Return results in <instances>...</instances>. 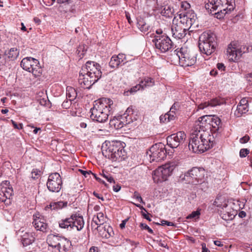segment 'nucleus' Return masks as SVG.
<instances>
[{
  "label": "nucleus",
  "instance_id": "nucleus-64",
  "mask_svg": "<svg viewBox=\"0 0 252 252\" xmlns=\"http://www.w3.org/2000/svg\"><path fill=\"white\" fill-rule=\"evenodd\" d=\"M89 252H98V248L96 247H92L89 250Z\"/></svg>",
  "mask_w": 252,
  "mask_h": 252
},
{
  "label": "nucleus",
  "instance_id": "nucleus-5",
  "mask_svg": "<svg viewBox=\"0 0 252 252\" xmlns=\"http://www.w3.org/2000/svg\"><path fill=\"white\" fill-rule=\"evenodd\" d=\"M217 46L216 35L211 32H204L199 36L198 47L202 54L209 56L214 53Z\"/></svg>",
  "mask_w": 252,
  "mask_h": 252
},
{
  "label": "nucleus",
  "instance_id": "nucleus-39",
  "mask_svg": "<svg viewBox=\"0 0 252 252\" xmlns=\"http://www.w3.org/2000/svg\"><path fill=\"white\" fill-rule=\"evenodd\" d=\"M101 175L104 178H105L107 180V181L109 182V183H115V181H114L113 178L112 177V176L109 173H108V172L104 173L103 172V173L101 174Z\"/></svg>",
  "mask_w": 252,
  "mask_h": 252
},
{
  "label": "nucleus",
  "instance_id": "nucleus-61",
  "mask_svg": "<svg viewBox=\"0 0 252 252\" xmlns=\"http://www.w3.org/2000/svg\"><path fill=\"white\" fill-rule=\"evenodd\" d=\"M167 115H168L167 116V121L170 122L171 120H174L175 118L176 117V116H174V115H171V114H169L168 112L166 113Z\"/></svg>",
  "mask_w": 252,
  "mask_h": 252
},
{
  "label": "nucleus",
  "instance_id": "nucleus-31",
  "mask_svg": "<svg viewBox=\"0 0 252 252\" xmlns=\"http://www.w3.org/2000/svg\"><path fill=\"white\" fill-rule=\"evenodd\" d=\"M19 54V51L17 48H12L7 52L5 53V55L11 60H15L17 59Z\"/></svg>",
  "mask_w": 252,
  "mask_h": 252
},
{
  "label": "nucleus",
  "instance_id": "nucleus-60",
  "mask_svg": "<svg viewBox=\"0 0 252 252\" xmlns=\"http://www.w3.org/2000/svg\"><path fill=\"white\" fill-rule=\"evenodd\" d=\"M202 252H210L208 248H206V245L205 243H202Z\"/></svg>",
  "mask_w": 252,
  "mask_h": 252
},
{
  "label": "nucleus",
  "instance_id": "nucleus-36",
  "mask_svg": "<svg viewBox=\"0 0 252 252\" xmlns=\"http://www.w3.org/2000/svg\"><path fill=\"white\" fill-rule=\"evenodd\" d=\"M61 243H62V244H61L58 250L60 252L61 249L63 248V251L65 252L67 250V246L70 245V242L66 238L63 237L61 239Z\"/></svg>",
  "mask_w": 252,
  "mask_h": 252
},
{
  "label": "nucleus",
  "instance_id": "nucleus-59",
  "mask_svg": "<svg viewBox=\"0 0 252 252\" xmlns=\"http://www.w3.org/2000/svg\"><path fill=\"white\" fill-rule=\"evenodd\" d=\"M79 171L83 174L85 177H88V175H90V173H92L91 171H84L81 169H79Z\"/></svg>",
  "mask_w": 252,
  "mask_h": 252
},
{
  "label": "nucleus",
  "instance_id": "nucleus-23",
  "mask_svg": "<svg viewBox=\"0 0 252 252\" xmlns=\"http://www.w3.org/2000/svg\"><path fill=\"white\" fill-rule=\"evenodd\" d=\"M210 122L209 123L210 130L213 133H220L221 128V123L220 119L214 115H209Z\"/></svg>",
  "mask_w": 252,
  "mask_h": 252
},
{
  "label": "nucleus",
  "instance_id": "nucleus-22",
  "mask_svg": "<svg viewBox=\"0 0 252 252\" xmlns=\"http://www.w3.org/2000/svg\"><path fill=\"white\" fill-rule=\"evenodd\" d=\"M249 110L248 100L246 98H242L238 104L234 115L237 117H240Z\"/></svg>",
  "mask_w": 252,
  "mask_h": 252
},
{
  "label": "nucleus",
  "instance_id": "nucleus-14",
  "mask_svg": "<svg viewBox=\"0 0 252 252\" xmlns=\"http://www.w3.org/2000/svg\"><path fill=\"white\" fill-rule=\"evenodd\" d=\"M205 170L202 168L193 167L185 174L187 178H190L191 180L189 182L192 184L196 185L202 182L204 176Z\"/></svg>",
  "mask_w": 252,
  "mask_h": 252
},
{
  "label": "nucleus",
  "instance_id": "nucleus-13",
  "mask_svg": "<svg viewBox=\"0 0 252 252\" xmlns=\"http://www.w3.org/2000/svg\"><path fill=\"white\" fill-rule=\"evenodd\" d=\"M62 180L58 173H52L49 175L46 186L50 191L59 192L62 188Z\"/></svg>",
  "mask_w": 252,
  "mask_h": 252
},
{
  "label": "nucleus",
  "instance_id": "nucleus-34",
  "mask_svg": "<svg viewBox=\"0 0 252 252\" xmlns=\"http://www.w3.org/2000/svg\"><path fill=\"white\" fill-rule=\"evenodd\" d=\"M223 211H220V216L221 218L225 220H232L235 217L233 213L231 212H226L224 211L223 208H222Z\"/></svg>",
  "mask_w": 252,
  "mask_h": 252
},
{
  "label": "nucleus",
  "instance_id": "nucleus-47",
  "mask_svg": "<svg viewBox=\"0 0 252 252\" xmlns=\"http://www.w3.org/2000/svg\"><path fill=\"white\" fill-rule=\"evenodd\" d=\"M96 217V219L98 220V221L100 222V223L103 224V223L104 222V215L102 213H98L97 214V216Z\"/></svg>",
  "mask_w": 252,
  "mask_h": 252
},
{
  "label": "nucleus",
  "instance_id": "nucleus-53",
  "mask_svg": "<svg viewBox=\"0 0 252 252\" xmlns=\"http://www.w3.org/2000/svg\"><path fill=\"white\" fill-rule=\"evenodd\" d=\"M167 116L168 115L166 113L164 115L160 116L159 117L160 122L163 123L169 122V121H167Z\"/></svg>",
  "mask_w": 252,
  "mask_h": 252
},
{
  "label": "nucleus",
  "instance_id": "nucleus-11",
  "mask_svg": "<svg viewBox=\"0 0 252 252\" xmlns=\"http://www.w3.org/2000/svg\"><path fill=\"white\" fill-rule=\"evenodd\" d=\"M166 153L165 146L161 143L152 146L149 152H147V154L150 157L151 162L161 161L166 157Z\"/></svg>",
  "mask_w": 252,
  "mask_h": 252
},
{
  "label": "nucleus",
  "instance_id": "nucleus-4",
  "mask_svg": "<svg viewBox=\"0 0 252 252\" xmlns=\"http://www.w3.org/2000/svg\"><path fill=\"white\" fill-rule=\"evenodd\" d=\"M126 144L120 141L109 142L106 149H102V154L106 158L113 161H121L125 159L126 153L124 150ZM103 148H104L103 147Z\"/></svg>",
  "mask_w": 252,
  "mask_h": 252
},
{
  "label": "nucleus",
  "instance_id": "nucleus-1",
  "mask_svg": "<svg viewBox=\"0 0 252 252\" xmlns=\"http://www.w3.org/2000/svg\"><path fill=\"white\" fill-rule=\"evenodd\" d=\"M210 132L193 131L189 143V148L194 153H203L214 145Z\"/></svg>",
  "mask_w": 252,
  "mask_h": 252
},
{
  "label": "nucleus",
  "instance_id": "nucleus-32",
  "mask_svg": "<svg viewBox=\"0 0 252 252\" xmlns=\"http://www.w3.org/2000/svg\"><path fill=\"white\" fill-rule=\"evenodd\" d=\"M77 96L75 89L71 87L66 88V97L70 100H74Z\"/></svg>",
  "mask_w": 252,
  "mask_h": 252
},
{
  "label": "nucleus",
  "instance_id": "nucleus-49",
  "mask_svg": "<svg viewBox=\"0 0 252 252\" xmlns=\"http://www.w3.org/2000/svg\"><path fill=\"white\" fill-rule=\"evenodd\" d=\"M71 101L72 100H70L64 101L62 104V107L65 109H67L69 108L71 104Z\"/></svg>",
  "mask_w": 252,
  "mask_h": 252
},
{
  "label": "nucleus",
  "instance_id": "nucleus-63",
  "mask_svg": "<svg viewBox=\"0 0 252 252\" xmlns=\"http://www.w3.org/2000/svg\"><path fill=\"white\" fill-rule=\"evenodd\" d=\"M178 108H179L178 104L177 103H175L173 104V105L171 107L170 109L173 110L176 112L178 109Z\"/></svg>",
  "mask_w": 252,
  "mask_h": 252
},
{
  "label": "nucleus",
  "instance_id": "nucleus-54",
  "mask_svg": "<svg viewBox=\"0 0 252 252\" xmlns=\"http://www.w3.org/2000/svg\"><path fill=\"white\" fill-rule=\"evenodd\" d=\"M57 0H43L44 3L47 6L52 5Z\"/></svg>",
  "mask_w": 252,
  "mask_h": 252
},
{
  "label": "nucleus",
  "instance_id": "nucleus-2",
  "mask_svg": "<svg viewBox=\"0 0 252 252\" xmlns=\"http://www.w3.org/2000/svg\"><path fill=\"white\" fill-rule=\"evenodd\" d=\"M179 22L174 23L173 20L171 27L172 36L176 39H182L185 36L187 32L195 21V15L191 12H181L179 14Z\"/></svg>",
  "mask_w": 252,
  "mask_h": 252
},
{
  "label": "nucleus",
  "instance_id": "nucleus-29",
  "mask_svg": "<svg viewBox=\"0 0 252 252\" xmlns=\"http://www.w3.org/2000/svg\"><path fill=\"white\" fill-rule=\"evenodd\" d=\"M34 237L32 233L26 232L22 236L21 242L24 247L32 244L34 241Z\"/></svg>",
  "mask_w": 252,
  "mask_h": 252
},
{
  "label": "nucleus",
  "instance_id": "nucleus-56",
  "mask_svg": "<svg viewBox=\"0 0 252 252\" xmlns=\"http://www.w3.org/2000/svg\"><path fill=\"white\" fill-rule=\"evenodd\" d=\"M163 10L164 11V12H163V11H162V13L163 14V15H166V14L167 15L168 17H169L170 14H172V12L169 7H168V9H166L165 8Z\"/></svg>",
  "mask_w": 252,
  "mask_h": 252
},
{
  "label": "nucleus",
  "instance_id": "nucleus-43",
  "mask_svg": "<svg viewBox=\"0 0 252 252\" xmlns=\"http://www.w3.org/2000/svg\"><path fill=\"white\" fill-rule=\"evenodd\" d=\"M133 197L136 199L139 202L145 204V202L143 201L141 195L137 191H134L133 194Z\"/></svg>",
  "mask_w": 252,
  "mask_h": 252
},
{
  "label": "nucleus",
  "instance_id": "nucleus-20",
  "mask_svg": "<svg viewBox=\"0 0 252 252\" xmlns=\"http://www.w3.org/2000/svg\"><path fill=\"white\" fill-rule=\"evenodd\" d=\"M82 73H88L91 75V73L93 72L96 74L100 73L101 66L98 63L94 62L89 61L82 67Z\"/></svg>",
  "mask_w": 252,
  "mask_h": 252
},
{
  "label": "nucleus",
  "instance_id": "nucleus-9",
  "mask_svg": "<svg viewBox=\"0 0 252 252\" xmlns=\"http://www.w3.org/2000/svg\"><path fill=\"white\" fill-rule=\"evenodd\" d=\"M175 166L176 164L174 162H169L158 167L154 171V180L157 178L158 182H160L166 181L171 175Z\"/></svg>",
  "mask_w": 252,
  "mask_h": 252
},
{
  "label": "nucleus",
  "instance_id": "nucleus-50",
  "mask_svg": "<svg viewBox=\"0 0 252 252\" xmlns=\"http://www.w3.org/2000/svg\"><path fill=\"white\" fill-rule=\"evenodd\" d=\"M250 140V137L246 135L240 139V142L242 144L246 143Z\"/></svg>",
  "mask_w": 252,
  "mask_h": 252
},
{
  "label": "nucleus",
  "instance_id": "nucleus-26",
  "mask_svg": "<svg viewBox=\"0 0 252 252\" xmlns=\"http://www.w3.org/2000/svg\"><path fill=\"white\" fill-rule=\"evenodd\" d=\"M1 192L6 199H10L13 193V189L9 186V182L7 181H3L2 183Z\"/></svg>",
  "mask_w": 252,
  "mask_h": 252
},
{
  "label": "nucleus",
  "instance_id": "nucleus-6",
  "mask_svg": "<svg viewBox=\"0 0 252 252\" xmlns=\"http://www.w3.org/2000/svg\"><path fill=\"white\" fill-rule=\"evenodd\" d=\"M84 223L83 216L77 213L72 214L70 217L59 221V226L60 228L69 231L74 229L80 231L84 227Z\"/></svg>",
  "mask_w": 252,
  "mask_h": 252
},
{
  "label": "nucleus",
  "instance_id": "nucleus-52",
  "mask_svg": "<svg viewBox=\"0 0 252 252\" xmlns=\"http://www.w3.org/2000/svg\"><path fill=\"white\" fill-rule=\"evenodd\" d=\"M11 122L15 128L21 129L23 128L22 124H19V125H18L15 121L13 120H11Z\"/></svg>",
  "mask_w": 252,
  "mask_h": 252
},
{
  "label": "nucleus",
  "instance_id": "nucleus-15",
  "mask_svg": "<svg viewBox=\"0 0 252 252\" xmlns=\"http://www.w3.org/2000/svg\"><path fill=\"white\" fill-rule=\"evenodd\" d=\"M186 138L185 133L183 131H179L167 137V144L172 148H176L184 142Z\"/></svg>",
  "mask_w": 252,
  "mask_h": 252
},
{
  "label": "nucleus",
  "instance_id": "nucleus-7",
  "mask_svg": "<svg viewBox=\"0 0 252 252\" xmlns=\"http://www.w3.org/2000/svg\"><path fill=\"white\" fill-rule=\"evenodd\" d=\"M174 52L178 57L180 63L183 66L193 65L196 61V54L188 51L186 48L177 49Z\"/></svg>",
  "mask_w": 252,
  "mask_h": 252
},
{
  "label": "nucleus",
  "instance_id": "nucleus-28",
  "mask_svg": "<svg viewBox=\"0 0 252 252\" xmlns=\"http://www.w3.org/2000/svg\"><path fill=\"white\" fill-rule=\"evenodd\" d=\"M221 104L220 100L217 98H213L211 99L210 101L204 102L200 104L198 106V109H204V108L211 106L215 107L217 105H219Z\"/></svg>",
  "mask_w": 252,
  "mask_h": 252
},
{
  "label": "nucleus",
  "instance_id": "nucleus-35",
  "mask_svg": "<svg viewBox=\"0 0 252 252\" xmlns=\"http://www.w3.org/2000/svg\"><path fill=\"white\" fill-rule=\"evenodd\" d=\"M109 64L112 68H117L119 65H122L116 56H113L111 57Z\"/></svg>",
  "mask_w": 252,
  "mask_h": 252
},
{
  "label": "nucleus",
  "instance_id": "nucleus-40",
  "mask_svg": "<svg viewBox=\"0 0 252 252\" xmlns=\"http://www.w3.org/2000/svg\"><path fill=\"white\" fill-rule=\"evenodd\" d=\"M190 7V4L187 1H183L181 3V8L184 9L185 11L184 12H191L192 11L189 10V8Z\"/></svg>",
  "mask_w": 252,
  "mask_h": 252
},
{
  "label": "nucleus",
  "instance_id": "nucleus-21",
  "mask_svg": "<svg viewBox=\"0 0 252 252\" xmlns=\"http://www.w3.org/2000/svg\"><path fill=\"white\" fill-rule=\"evenodd\" d=\"M91 76L88 73H82V70L80 72L78 82L84 89H90L95 83L90 79Z\"/></svg>",
  "mask_w": 252,
  "mask_h": 252
},
{
  "label": "nucleus",
  "instance_id": "nucleus-45",
  "mask_svg": "<svg viewBox=\"0 0 252 252\" xmlns=\"http://www.w3.org/2000/svg\"><path fill=\"white\" fill-rule=\"evenodd\" d=\"M250 153L248 149H242L240 151V157L241 158L246 157Z\"/></svg>",
  "mask_w": 252,
  "mask_h": 252
},
{
  "label": "nucleus",
  "instance_id": "nucleus-62",
  "mask_svg": "<svg viewBox=\"0 0 252 252\" xmlns=\"http://www.w3.org/2000/svg\"><path fill=\"white\" fill-rule=\"evenodd\" d=\"M121 189V187L119 185H115L113 187V190L115 192L119 191Z\"/></svg>",
  "mask_w": 252,
  "mask_h": 252
},
{
  "label": "nucleus",
  "instance_id": "nucleus-42",
  "mask_svg": "<svg viewBox=\"0 0 252 252\" xmlns=\"http://www.w3.org/2000/svg\"><path fill=\"white\" fill-rule=\"evenodd\" d=\"M200 213L199 211H196L192 212L187 217V219H190L192 218H198Z\"/></svg>",
  "mask_w": 252,
  "mask_h": 252
},
{
  "label": "nucleus",
  "instance_id": "nucleus-19",
  "mask_svg": "<svg viewBox=\"0 0 252 252\" xmlns=\"http://www.w3.org/2000/svg\"><path fill=\"white\" fill-rule=\"evenodd\" d=\"M210 115H205L200 117L195 123V126L193 131L204 130L206 132H209L210 129L209 123L210 121Z\"/></svg>",
  "mask_w": 252,
  "mask_h": 252
},
{
  "label": "nucleus",
  "instance_id": "nucleus-44",
  "mask_svg": "<svg viewBox=\"0 0 252 252\" xmlns=\"http://www.w3.org/2000/svg\"><path fill=\"white\" fill-rule=\"evenodd\" d=\"M32 178L33 179H35L39 177L40 174V171L38 169H33L32 172Z\"/></svg>",
  "mask_w": 252,
  "mask_h": 252
},
{
  "label": "nucleus",
  "instance_id": "nucleus-38",
  "mask_svg": "<svg viewBox=\"0 0 252 252\" xmlns=\"http://www.w3.org/2000/svg\"><path fill=\"white\" fill-rule=\"evenodd\" d=\"M138 25L139 29L143 32H148L150 27L146 23L143 24L142 22H139Z\"/></svg>",
  "mask_w": 252,
  "mask_h": 252
},
{
  "label": "nucleus",
  "instance_id": "nucleus-30",
  "mask_svg": "<svg viewBox=\"0 0 252 252\" xmlns=\"http://www.w3.org/2000/svg\"><path fill=\"white\" fill-rule=\"evenodd\" d=\"M67 201H58L51 202L49 205H47L46 208L51 209L54 210H58L63 209L67 206Z\"/></svg>",
  "mask_w": 252,
  "mask_h": 252
},
{
  "label": "nucleus",
  "instance_id": "nucleus-12",
  "mask_svg": "<svg viewBox=\"0 0 252 252\" xmlns=\"http://www.w3.org/2000/svg\"><path fill=\"white\" fill-rule=\"evenodd\" d=\"M152 41L156 48L161 53H165L170 50L173 46L170 38L165 34L163 35H155Z\"/></svg>",
  "mask_w": 252,
  "mask_h": 252
},
{
  "label": "nucleus",
  "instance_id": "nucleus-27",
  "mask_svg": "<svg viewBox=\"0 0 252 252\" xmlns=\"http://www.w3.org/2000/svg\"><path fill=\"white\" fill-rule=\"evenodd\" d=\"M35 229L37 230L44 232L47 228V224L44 222V219L38 218L34 220L32 222Z\"/></svg>",
  "mask_w": 252,
  "mask_h": 252
},
{
  "label": "nucleus",
  "instance_id": "nucleus-57",
  "mask_svg": "<svg viewBox=\"0 0 252 252\" xmlns=\"http://www.w3.org/2000/svg\"><path fill=\"white\" fill-rule=\"evenodd\" d=\"M246 78L249 84L252 85V73L247 74Z\"/></svg>",
  "mask_w": 252,
  "mask_h": 252
},
{
  "label": "nucleus",
  "instance_id": "nucleus-51",
  "mask_svg": "<svg viewBox=\"0 0 252 252\" xmlns=\"http://www.w3.org/2000/svg\"><path fill=\"white\" fill-rule=\"evenodd\" d=\"M93 221L97 225V228L98 229V230L101 231V230H100V225L102 224L100 223V222L98 221V220L96 219V217H94L93 218Z\"/></svg>",
  "mask_w": 252,
  "mask_h": 252
},
{
  "label": "nucleus",
  "instance_id": "nucleus-55",
  "mask_svg": "<svg viewBox=\"0 0 252 252\" xmlns=\"http://www.w3.org/2000/svg\"><path fill=\"white\" fill-rule=\"evenodd\" d=\"M161 225H167L168 226H174V223H173L172 222H170V221H168L167 220H162L161 221Z\"/></svg>",
  "mask_w": 252,
  "mask_h": 252
},
{
  "label": "nucleus",
  "instance_id": "nucleus-3",
  "mask_svg": "<svg viewBox=\"0 0 252 252\" xmlns=\"http://www.w3.org/2000/svg\"><path fill=\"white\" fill-rule=\"evenodd\" d=\"M113 101L109 98H101L95 101L90 110L91 118L99 123L105 122L113 110Z\"/></svg>",
  "mask_w": 252,
  "mask_h": 252
},
{
  "label": "nucleus",
  "instance_id": "nucleus-37",
  "mask_svg": "<svg viewBox=\"0 0 252 252\" xmlns=\"http://www.w3.org/2000/svg\"><path fill=\"white\" fill-rule=\"evenodd\" d=\"M90 79H92L93 80L94 82V83H96L97 82L100 78L102 76V72L101 71H100V73H97L96 74L95 72H93L91 74Z\"/></svg>",
  "mask_w": 252,
  "mask_h": 252
},
{
  "label": "nucleus",
  "instance_id": "nucleus-8",
  "mask_svg": "<svg viewBox=\"0 0 252 252\" xmlns=\"http://www.w3.org/2000/svg\"><path fill=\"white\" fill-rule=\"evenodd\" d=\"M132 114V108L128 107L123 115L114 117L113 119H110L109 122L110 126L117 129L122 128L124 126L132 122L131 117L130 116Z\"/></svg>",
  "mask_w": 252,
  "mask_h": 252
},
{
  "label": "nucleus",
  "instance_id": "nucleus-18",
  "mask_svg": "<svg viewBox=\"0 0 252 252\" xmlns=\"http://www.w3.org/2000/svg\"><path fill=\"white\" fill-rule=\"evenodd\" d=\"M220 1V0H209V3L205 4V8L210 9L211 12L217 11L215 14L218 19L222 18L224 16V14L222 12V7Z\"/></svg>",
  "mask_w": 252,
  "mask_h": 252
},
{
  "label": "nucleus",
  "instance_id": "nucleus-16",
  "mask_svg": "<svg viewBox=\"0 0 252 252\" xmlns=\"http://www.w3.org/2000/svg\"><path fill=\"white\" fill-rule=\"evenodd\" d=\"M226 52L229 60L233 62L238 60L242 55V51L236 42H232L228 45Z\"/></svg>",
  "mask_w": 252,
  "mask_h": 252
},
{
  "label": "nucleus",
  "instance_id": "nucleus-48",
  "mask_svg": "<svg viewBox=\"0 0 252 252\" xmlns=\"http://www.w3.org/2000/svg\"><path fill=\"white\" fill-rule=\"evenodd\" d=\"M39 103L41 105L48 106L49 105V101L46 98H42L39 99Z\"/></svg>",
  "mask_w": 252,
  "mask_h": 252
},
{
  "label": "nucleus",
  "instance_id": "nucleus-17",
  "mask_svg": "<svg viewBox=\"0 0 252 252\" xmlns=\"http://www.w3.org/2000/svg\"><path fill=\"white\" fill-rule=\"evenodd\" d=\"M155 85V81L153 78L145 77L142 79L138 84L131 88L129 90L125 91L124 93L125 95L128 96L129 94H132L136 92L140 89H144L147 87H152Z\"/></svg>",
  "mask_w": 252,
  "mask_h": 252
},
{
  "label": "nucleus",
  "instance_id": "nucleus-41",
  "mask_svg": "<svg viewBox=\"0 0 252 252\" xmlns=\"http://www.w3.org/2000/svg\"><path fill=\"white\" fill-rule=\"evenodd\" d=\"M116 57H118V59L120 61V62L122 65L124 64L127 62L126 56L125 54H119L116 56Z\"/></svg>",
  "mask_w": 252,
  "mask_h": 252
},
{
  "label": "nucleus",
  "instance_id": "nucleus-46",
  "mask_svg": "<svg viewBox=\"0 0 252 252\" xmlns=\"http://www.w3.org/2000/svg\"><path fill=\"white\" fill-rule=\"evenodd\" d=\"M140 227L142 228V229H146V230H147L148 231L151 233V234H152L153 233V230L150 228L145 223H140Z\"/></svg>",
  "mask_w": 252,
  "mask_h": 252
},
{
  "label": "nucleus",
  "instance_id": "nucleus-10",
  "mask_svg": "<svg viewBox=\"0 0 252 252\" xmlns=\"http://www.w3.org/2000/svg\"><path fill=\"white\" fill-rule=\"evenodd\" d=\"M21 66L23 69L32 72L34 76H39L41 73L39 61L32 57L24 58L21 62Z\"/></svg>",
  "mask_w": 252,
  "mask_h": 252
},
{
  "label": "nucleus",
  "instance_id": "nucleus-33",
  "mask_svg": "<svg viewBox=\"0 0 252 252\" xmlns=\"http://www.w3.org/2000/svg\"><path fill=\"white\" fill-rule=\"evenodd\" d=\"M102 229L104 230L102 235L106 238H108L114 235V233L112 227L109 225H104L103 227H102Z\"/></svg>",
  "mask_w": 252,
  "mask_h": 252
},
{
  "label": "nucleus",
  "instance_id": "nucleus-24",
  "mask_svg": "<svg viewBox=\"0 0 252 252\" xmlns=\"http://www.w3.org/2000/svg\"><path fill=\"white\" fill-rule=\"evenodd\" d=\"M63 238V237H61L58 235L50 234L48 235L47 237V242L50 247L57 248V249H58L61 244H62V243H61V239H62Z\"/></svg>",
  "mask_w": 252,
  "mask_h": 252
},
{
  "label": "nucleus",
  "instance_id": "nucleus-58",
  "mask_svg": "<svg viewBox=\"0 0 252 252\" xmlns=\"http://www.w3.org/2000/svg\"><path fill=\"white\" fill-rule=\"evenodd\" d=\"M217 67L218 69L220 71H223L225 69V66L223 63H218L217 64Z\"/></svg>",
  "mask_w": 252,
  "mask_h": 252
},
{
  "label": "nucleus",
  "instance_id": "nucleus-25",
  "mask_svg": "<svg viewBox=\"0 0 252 252\" xmlns=\"http://www.w3.org/2000/svg\"><path fill=\"white\" fill-rule=\"evenodd\" d=\"M221 2V6L222 7V12L224 14V16L226 13L230 12L234 10L235 3L234 0H220Z\"/></svg>",
  "mask_w": 252,
  "mask_h": 252
}]
</instances>
